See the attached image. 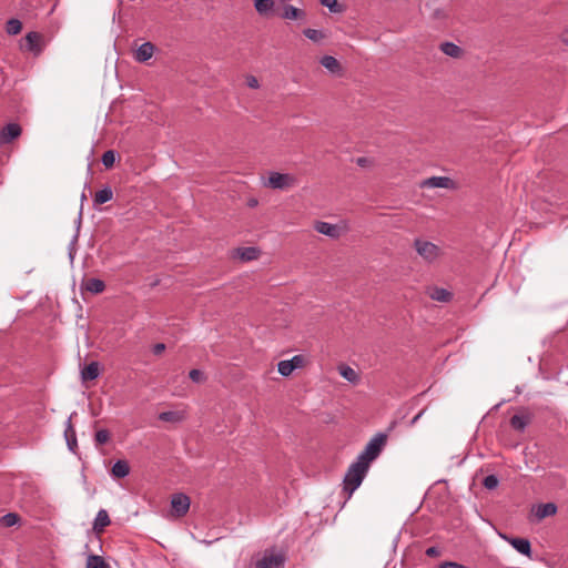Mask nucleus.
I'll use <instances>...</instances> for the list:
<instances>
[{
	"instance_id": "obj_37",
	"label": "nucleus",
	"mask_w": 568,
	"mask_h": 568,
	"mask_svg": "<svg viewBox=\"0 0 568 568\" xmlns=\"http://www.w3.org/2000/svg\"><path fill=\"white\" fill-rule=\"evenodd\" d=\"M293 369L303 368L305 366V357L303 355H295L291 358Z\"/></svg>"
},
{
	"instance_id": "obj_39",
	"label": "nucleus",
	"mask_w": 568,
	"mask_h": 568,
	"mask_svg": "<svg viewBox=\"0 0 568 568\" xmlns=\"http://www.w3.org/2000/svg\"><path fill=\"white\" fill-rule=\"evenodd\" d=\"M321 4L327 7L332 12H338L337 0H321Z\"/></svg>"
},
{
	"instance_id": "obj_30",
	"label": "nucleus",
	"mask_w": 568,
	"mask_h": 568,
	"mask_svg": "<svg viewBox=\"0 0 568 568\" xmlns=\"http://www.w3.org/2000/svg\"><path fill=\"white\" fill-rule=\"evenodd\" d=\"M85 568H110V565L101 556L90 555Z\"/></svg>"
},
{
	"instance_id": "obj_42",
	"label": "nucleus",
	"mask_w": 568,
	"mask_h": 568,
	"mask_svg": "<svg viewBox=\"0 0 568 568\" xmlns=\"http://www.w3.org/2000/svg\"><path fill=\"white\" fill-rule=\"evenodd\" d=\"M425 554L428 556V557H438L440 555V550L439 548L437 547H429L426 549Z\"/></svg>"
},
{
	"instance_id": "obj_29",
	"label": "nucleus",
	"mask_w": 568,
	"mask_h": 568,
	"mask_svg": "<svg viewBox=\"0 0 568 568\" xmlns=\"http://www.w3.org/2000/svg\"><path fill=\"white\" fill-rule=\"evenodd\" d=\"M159 419L162 422L178 423L184 419V414L181 412H162L159 415Z\"/></svg>"
},
{
	"instance_id": "obj_41",
	"label": "nucleus",
	"mask_w": 568,
	"mask_h": 568,
	"mask_svg": "<svg viewBox=\"0 0 568 568\" xmlns=\"http://www.w3.org/2000/svg\"><path fill=\"white\" fill-rule=\"evenodd\" d=\"M165 351V345L163 343H156L152 347V352L154 355H161Z\"/></svg>"
},
{
	"instance_id": "obj_34",
	"label": "nucleus",
	"mask_w": 568,
	"mask_h": 568,
	"mask_svg": "<svg viewBox=\"0 0 568 568\" xmlns=\"http://www.w3.org/2000/svg\"><path fill=\"white\" fill-rule=\"evenodd\" d=\"M115 152L113 150L105 151L102 155V163L105 168H112L115 162Z\"/></svg>"
},
{
	"instance_id": "obj_4",
	"label": "nucleus",
	"mask_w": 568,
	"mask_h": 568,
	"mask_svg": "<svg viewBox=\"0 0 568 568\" xmlns=\"http://www.w3.org/2000/svg\"><path fill=\"white\" fill-rule=\"evenodd\" d=\"M297 184V179L288 173L271 172L264 186L273 190H287Z\"/></svg>"
},
{
	"instance_id": "obj_36",
	"label": "nucleus",
	"mask_w": 568,
	"mask_h": 568,
	"mask_svg": "<svg viewBox=\"0 0 568 568\" xmlns=\"http://www.w3.org/2000/svg\"><path fill=\"white\" fill-rule=\"evenodd\" d=\"M499 484L497 476L488 475L484 478L483 485L487 489H495Z\"/></svg>"
},
{
	"instance_id": "obj_14",
	"label": "nucleus",
	"mask_w": 568,
	"mask_h": 568,
	"mask_svg": "<svg viewBox=\"0 0 568 568\" xmlns=\"http://www.w3.org/2000/svg\"><path fill=\"white\" fill-rule=\"evenodd\" d=\"M427 294L428 296L433 300V301H437V302H442V303H448L452 301L453 298V293L449 292L448 290L446 288H443V287H430L428 291H427Z\"/></svg>"
},
{
	"instance_id": "obj_40",
	"label": "nucleus",
	"mask_w": 568,
	"mask_h": 568,
	"mask_svg": "<svg viewBox=\"0 0 568 568\" xmlns=\"http://www.w3.org/2000/svg\"><path fill=\"white\" fill-rule=\"evenodd\" d=\"M437 568H467L465 565L456 562V561H444L438 565Z\"/></svg>"
},
{
	"instance_id": "obj_17",
	"label": "nucleus",
	"mask_w": 568,
	"mask_h": 568,
	"mask_svg": "<svg viewBox=\"0 0 568 568\" xmlns=\"http://www.w3.org/2000/svg\"><path fill=\"white\" fill-rule=\"evenodd\" d=\"M111 524L109 514L105 509H100L93 521V530L98 534L102 532L105 527Z\"/></svg>"
},
{
	"instance_id": "obj_18",
	"label": "nucleus",
	"mask_w": 568,
	"mask_h": 568,
	"mask_svg": "<svg viewBox=\"0 0 568 568\" xmlns=\"http://www.w3.org/2000/svg\"><path fill=\"white\" fill-rule=\"evenodd\" d=\"M275 7L274 0H254V8L260 16L268 17L273 13Z\"/></svg>"
},
{
	"instance_id": "obj_8",
	"label": "nucleus",
	"mask_w": 568,
	"mask_h": 568,
	"mask_svg": "<svg viewBox=\"0 0 568 568\" xmlns=\"http://www.w3.org/2000/svg\"><path fill=\"white\" fill-rule=\"evenodd\" d=\"M506 541H508L519 554L531 558V545L530 541L526 538L518 537H507L503 536Z\"/></svg>"
},
{
	"instance_id": "obj_31",
	"label": "nucleus",
	"mask_w": 568,
	"mask_h": 568,
	"mask_svg": "<svg viewBox=\"0 0 568 568\" xmlns=\"http://www.w3.org/2000/svg\"><path fill=\"white\" fill-rule=\"evenodd\" d=\"M22 30V23L18 19H9L6 24V31L10 36L19 34Z\"/></svg>"
},
{
	"instance_id": "obj_25",
	"label": "nucleus",
	"mask_w": 568,
	"mask_h": 568,
	"mask_svg": "<svg viewBox=\"0 0 568 568\" xmlns=\"http://www.w3.org/2000/svg\"><path fill=\"white\" fill-rule=\"evenodd\" d=\"M112 197H113L112 190L109 186H105L95 193L93 202L97 205L104 204V203L111 201Z\"/></svg>"
},
{
	"instance_id": "obj_46",
	"label": "nucleus",
	"mask_w": 568,
	"mask_h": 568,
	"mask_svg": "<svg viewBox=\"0 0 568 568\" xmlns=\"http://www.w3.org/2000/svg\"><path fill=\"white\" fill-rule=\"evenodd\" d=\"M358 164H364V159H358Z\"/></svg>"
},
{
	"instance_id": "obj_35",
	"label": "nucleus",
	"mask_w": 568,
	"mask_h": 568,
	"mask_svg": "<svg viewBox=\"0 0 568 568\" xmlns=\"http://www.w3.org/2000/svg\"><path fill=\"white\" fill-rule=\"evenodd\" d=\"M97 445H104L110 440V433L106 429H99L94 435Z\"/></svg>"
},
{
	"instance_id": "obj_12",
	"label": "nucleus",
	"mask_w": 568,
	"mask_h": 568,
	"mask_svg": "<svg viewBox=\"0 0 568 568\" xmlns=\"http://www.w3.org/2000/svg\"><path fill=\"white\" fill-rule=\"evenodd\" d=\"M26 49L34 54H39L41 52V34L36 31L28 32L26 34Z\"/></svg>"
},
{
	"instance_id": "obj_28",
	"label": "nucleus",
	"mask_w": 568,
	"mask_h": 568,
	"mask_svg": "<svg viewBox=\"0 0 568 568\" xmlns=\"http://www.w3.org/2000/svg\"><path fill=\"white\" fill-rule=\"evenodd\" d=\"M303 34L315 43H321L326 38V33L323 30L311 28L304 29Z\"/></svg>"
},
{
	"instance_id": "obj_43",
	"label": "nucleus",
	"mask_w": 568,
	"mask_h": 568,
	"mask_svg": "<svg viewBox=\"0 0 568 568\" xmlns=\"http://www.w3.org/2000/svg\"><path fill=\"white\" fill-rule=\"evenodd\" d=\"M246 81H247V85L252 89H257L260 87L258 80L253 75H250L246 79Z\"/></svg>"
},
{
	"instance_id": "obj_11",
	"label": "nucleus",
	"mask_w": 568,
	"mask_h": 568,
	"mask_svg": "<svg viewBox=\"0 0 568 568\" xmlns=\"http://www.w3.org/2000/svg\"><path fill=\"white\" fill-rule=\"evenodd\" d=\"M281 18L284 20H305L306 12L303 9L296 8L291 4H285L281 13Z\"/></svg>"
},
{
	"instance_id": "obj_45",
	"label": "nucleus",
	"mask_w": 568,
	"mask_h": 568,
	"mask_svg": "<svg viewBox=\"0 0 568 568\" xmlns=\"http://www.w3.org/2000/svg\"><path fill=\"white\" fill-rule=\"evenodd\" d=\"M420 415H422V413H419L418 415H416V416L413 418L412 423H413V424H414V423H416V422L418 420V418L420 417Z\"/></svg>"
},
{
	"instance_id": "obj_21",
	"label": "nucleus",
	"mask_w": 568,
	"mask_h": 568,
	"mask_svg": "<svg viewBox=\"0 0 568 568\" xmlns=\"http://www.w3.org/2000/svg\"><path fill=\"white\" fill-rule=\"evenodd\" d=\"M338 373L343 378L348 381L352 384H357L359 382V375L355 369H353L348 365H339L338 366Z\"/></svg>"
},
{
	"instance_id": "obj_19",
	"label": "nucleus",
	"mask_w": 568,
	"mask_h": 568,
	"mask_svg": "<svg viewBox=\"0 0 568 568\" xmlns=\"http://www.w3.org/2000/svg\"><path fill=\"white\" fill-rule=\"evenodd\" d=\"M261 252L257 247L254 246H247V247H240L236 250V256L245 262L254 261L258 258Z\"/></svg>"
},
{
	"instance_id": "obj_5",
	"label": "nucleus",
	"mask_w": 568,
	"mask_h": 568,
	"mask_svg": "<svg viewBox=\"0 0 568 568\" xmlns=\"http://www.w3.org/2000/svg\"><path fill=\"white\" fill-rule=\"evenodd\" d=\"M285 558L273 549H266L254 562V568H284Z\"/></svg>"
},
{
	"instance_id": "obj_32",
	"label": "nucleus",
	"mask_w": 568,
	"mask_h": 568,
	"mask_svg": "<svg viewBox=\"0 0 568 568\" xmlns=\"http://www.w3.org/2000/svg\"><path fill=\"white\" fill-rule=\"evenodd\" d=\"M19 521H20V517L16 513H8L0 518V524L3 527H12V526L19 524Z\"/></svg>"
},
{
	"instance_id": "obj_16",
	"label": "nucleus",
	"mask_w": 568,
	"mask_h": 568,
	"mask_svg": "<svg viewBox=\"0 0 568 568\" xmlns=\"http://www.w3.org/2000/svg\"><path fill=\"white\" fill-rule=\"evenodd\" d=\"M64 437L69 449L74 453L78 447V442L75 429L71 423V417H69L65 423Z\"/></svg>"
},
{
	"instance_id": "obj_33",
	"label": "nucleus",
	"mask_w": 568,
	"mask_h": 568,
	"mask_svg": "<svg viewBox=\"0 0 568 568\" xmlns=\"http://www.w3.org/2000/svg\"><path fill=\"white\" fill-rule=\"evenodd\" d=\"M277 372L284 377L290 376L294 372L291 359L278 362Z\"/></svg>"
},
{
	"instance_id": "obj_13",
	"label": "nucleus",
	"mask_w": 568,
	"mask_h": 568,
	"mask_svg": "<svg viewBox=\"0 0 568 568\" xmlns=\"http://www.w3.org/2000/svg\"><path fill=\"white\" fill-rule=\"evenodd\" d=\"M314 229L318 233L329 236L332 239H337L339 236V230H338L337 225H335V224H331V223L323 222V221H317L314 225Z\"/></svg>"
},
{
	"instance_id": "obj_26",
	"label": "nucleus",
	"mask_w": 568,
	"mask_h": 568,
	"mask_svg": "<svg viewBox=\"0 0 568 568\" xmlns=\"http://www.w3.org/2000/svg\"><path fill=\"white\" fill-rule=\"evenodd\" d=\"M104 288L105 284L102 280L92 277L85 282V290L93 294L102 293Z\"/></svg>"
},
{
	"instance_id": "obj_23",
	"label": "nucleus",
	"mask_w": 568,
	"mask_h": 568,
	"mask_svg": "<svg viewBox=\"0 0 568 568\" xmlns=\"http://www.w3.org/2000/svg\"><path fill=\"white\" fill-rule=\"evenodd\" d=\"M529 423L530 417L528 415H514L510 418V426L518 432H524Z\"/></svg>"
},
{
	"instance_id": "obj_27",
	"label": "nucleus",
	"mask_w": 568,
	"mask_h": 568,
	"mask_svg": "<svg viewBox=\"0 0 568 568\" xmlns=\"http://www.w3.org/2000/svg\"><path fill=\"white\" fill-rule=\"evenodd\" d=\"M440 50L446 55L453 57V58H459L462 55L463 50L453 42H444L440 44Z\"/></svg>"
},
{
	"instance_id": "obj_38",
	"label": "nucleus",
	"mask_w": 568,
	"mask_h": 568,
	"mask_svg": "<svg viewBox=\"0 0 568 568\" xmlns=\"http://www.w3.org/2000/svg\"><path fill=\"white\" fill-rule=\"evenodd\" d=\"M189 376L194 383H202L205 379L204 374L200 369H191Z\"/></svg>"
},
{
	"instance_id": "obj_15",
	"label": "nucleus",
	"mask_w": 568,
	"mask_h": 568,
	"mask_svg": "<svg viewBox=\"0 0 568 568\" xmlns=\"http://www.w3.org/2000/svg\"><path fill=\"white\" fill-rule=\"evenodd\" d=\"M450 184H452V180L447 176H432L429 179L424 180L420 183V186L422 187H430V189H435V187L446 189V187H449Z\"/></svg>"
},
{
	"instance_id": "obj_1",
	"label": "nucleus",
	"mask_w": 568,
	"mask_h": 568,
	"mask_svg": "<svg viewBox=\"0 0 568 568\" xmlns=\"http://www.w3.org/2000/svg\"><path fill=\"white\" fill-rule=\"evenodd\" d=\"M368 469L369 466L358 458L349 465L343 480V489L347 493V498H351L353 493L361 486Z\"/></svg>"
},
{
	"instance_id": "obj_20",
	"label": "nucleus",
	"mask_w": 568,
	"mask_h": 568,
	"mask_svg": "<svg viewBox=\"0 0 568 568\" xmlns=\"http://www.w3.org/2000/svg\"><path fill=\"white\" fill-rule=\"evenodd\" d=\"M111 474L115 478H124L130 474V466L126 460H118L111 468Z\"/></svg>"
},
{
	"instance_id": "obj_6",
	"label": "nucleus",
	"mask_w": 568,
	"mask_h": 568,
	"mask_svg": "<svg viewBox=\"0 0 568 568\" xmlns=\"http://www.w3.org/2000/svg\"><path fill=\"white\" fill-rule=\"evenodd\" d=\"M190 505V497L183 493L174 494L171 498L172 514L178 518H181L187 514Z\"/></svg>"
},
{
	"instance_id": "obj_22",
	"label": "nucleus",
	"mask_w": 568,
	"mask_h": 568,
	"mask_svg": "<svg viewBox=\"0 0 568 568\" xmlns=\"http://www.w3.org/2000/svg\"><path fill=\"white\" fill-rule=\"evenodd\" d=\"M83 379L93 381L100 375V365L98 362H91L81 372Z\"/></svg>"
},
{
	"instance_id": "obj_24",
	"label": "nucleus",
	"mask_w": 568,
	"mask_h": 568,
	"mask_svg": "<svg viewBox=\"0 0 568 568\" xmlns=\"http://www.w3.org/2000/svg\"><path fill=\"white\" fill-rule=\"evenodd\" d=\"M557 513V506L554 503L541 504L536 510L538 519L554 516Z\"/></svg>"
},
{
	"instance_id": "obj_10",
	"label": "nucleus",
	"mask_w": 568,
	"mask_h": 568,
	"mask_svg": "<svg viewBox=\"0 0 568 568\" xmlns=\"http://www.w3.org/2000/svg\"><path fill=\"white\" fill-rule=\"evenodd\" d=\"M320 63L332 74L342 75L343 67L339 61L333 55H324L321 58Z\"/></svg>"
},
{
	"instance_id": "obj_9",
	"label": "nucleus",
	"mask_w": 568,
	"mask_h": 568,
	"mask_svg": "<svg viewBox=\"0 0 568 568\" xmlns=\"http://www.w3.org/2000/svg\"><path fill=\"white\" fill-rule=\"evenodd\" d=\"M155 52V45L152 42L142 43L134 52V60L144 63L149 61Z\"/></svg>"
},
{
	"instance_id": "obj_3",
	"label": "nucleus",
	"mask_w": 568,
	"mask_h": 568,
	"mask_svg": "<svg viewBox=\"0 0 568 568\" xmlns=\"http://www.w3.org/2000/svg\"><path fill=\"white\" fill-rule=\"evenodd\" d=\"M414 247L417 254L427 263L437 261L443 254V251L438 245L422 239H416L414 241Z\"/></svg>"
},
{
	"instance_id": "obj_7",
	"label": "nucleus",
	"mask_w": 568,
	"mask_h": 568,
	"mask_svg": "<svg viewBox=\"0 0 568 568\" xmlns=\"http://www.w3.org/2000/svg\"><path fill=\"white\" fill-rule=\"evenodd\" d=\"M22 133V129L18 123H9L0 130V145L9 144L18 139Z\"/></svg>"
},
{
	"instance_id": "obj_44",
	"label": "nucleus",
	"mask_w": 568,
	"mask_h": 568,
	"mask_svg": "<svg viewBox=\"0 0 568 568\" xmlns=\"http://www.w3.org/2000/svg\"><path fill=\"white\" fill-rule=\"evenodd\" d=\"M250 206H255L257 204V201L256 200H251L248 202Z\"/></svg>"
},
{
	"instance_id": "obj_2",
	"label": "nucleus",
	"mask_w": 568,
	"mask_h": 568,
	"mask_svg": "<svg viewBox=\"0 0 568 568\" xmlns=\"http://www.w3.org/2000/svg\"><path fill=\"white\" fill-rule=\"evenodd\" d=\"M387 443V435L383 433L376 434L365 446L364 450L357 456V458L366 465L371 466V463L374 462L383 448Z\"/></svg>"
}]
</instances>
